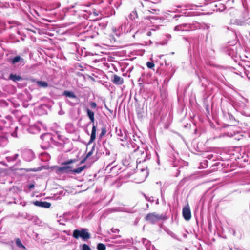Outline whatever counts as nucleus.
<instances>
[{
    "mask_svg": "<svg viewBox=\"0 0 250 250\" xmlns=\"http://www.w3.org/2000/svg\"><path fill=\"white\" fill-rule=\"evenodd\" d=\"M199 27V24L197 22L193 23H181L175 26L174 30L175 31H187L194 30Z\"/></svg>",
    "mask_w": 250,
    "mask_h": 250,
    "instance_id": "1",
    "label": "nucleus"
},
{
    "mask_svg": "<svg viewBox=\"0 0 250 250\" xmlns=\"http://www.w3.org/2000/svg\"><path fill=\"white\" fill-rule=\"evenodd\" d=\"M85 110L86 111L87 116L90 120L91 123H92L93 126L92 128V131L90 136V139L89 141V144L92 143L96 138V127L94 125L95 118H94V113L92 111L90 110L89 108H86Z\"/></svg>",
    "mask_w": 250,
    "mask_h": 250,
    "instance_id": "2",
    "label": "nucleus"
},
{
    "mask_svg": "<svg viewBox=\"0 0 250 250\" xmlns=\"http://www.w3.org/2000/svg\"><path fill=\"white\" fill-rule=\"evenodd\" d=\"M73 237L76 239L81 238L83 240L90 238V235L87 229L83 228L81 229H75L73 232Z\"/></svg>",
    "mask_w": 250,
    "mask_h": 250,
    "instance_id": "3",
    "label": "nucleus"
},
{
    "mask_svg": "<svg viewBox=\"0 0 250 250\" xmlns=\"http://www.w3.org/2000/svg\"><path fill=\"white\" fill-rule=\"evenodd\" d=\"M135 152L137 153V155L138 157L136 162L137 164V167L138 168L139 167V164L142 163L146 161V159H149L150 158V156L148 155L147 152L144 150H135Z\"/></svg>",
    "mask_w": 250,
    "mask_h": 250,
    "instance_id": "4",
    "label": "nucleus"
},
{
    "mask_svg": "<svg viewBox=\"0 0 250 250\" xmlns=\"http://www.w3.org/2000/svg\"><path fill=\"white\" fill-rule=\"evenodd\" d=\"M20 151L21 157L26 161L30 162L35 157L34 152L30 149H22Z\"/></svg>",
    "mask_w": 250,
    "mask_h": 250,
    "instance_id": "5",
    "label": "nucleus"
},
{
    "mask_svg": "<svg viewBox=\"0 0 250 250\" xmlns=\"http://www.w3.org/2000/svg\"><path fill=\"white\" fill-rule=\"evenodd\" d=\"M153 1H145L144 3H142V5L143 7H145L146 8V10L148 11L150 13H153V11L156 12L158 11L156 9L152 8L151 7V5L153 4V3H159L161 1V0H152Z\"/></svg>",
    "mask_w": 250,
    "mask_h": 250,
    "instance_id": "6",
    "label": "nucleus"
},
{
    "mask_svg": "<svg viewBox=\"0 0 250 250\" xmlns=\"http://www.w3.org/2000/svg\"><path fill=\"white\" fill-rule=\"evenodd\" d=\"M162 218V215L157 214L155 213H149L146 217V220L150 222L152 224L156 223Z\"/></svg>",
    "mask_w": 250,
    "mask_h": 250,
    "instance_id": "7",
    "label": "nucleus"
},
{
    "mask_svg": "<svg viewBox=\"0 0 250 250\" xmlns=\"http://www.w3.org/2000/svg\"><path fill=\"white\" fill-rule=\"evenodd\" d=\"M182 215L183 218L186 221H189L191 217V213L189 206L187 205L183 208L182 209Z\"/></svg>",
    "mask_w": 250,
    "mask_h": 250,
    "instance_id": "8",
    "label": "nucleus"
},
{
    "mask_svg": "<svg viewBox=\"0 0 250 250\" xmlns=\"http://www.w3.org/2000/svg\"><path fill=\"white\" fill-rule=\"evenodd\" d=\"M112 30L115 33L116 36H119L121 34H122L123 33L130 32L131 31V29L129 30V29H127L126 25L125 23V24L121 25L119 27L117 31L115 28H113Z\"/></svg>",
    "mask_w": 250,
    "mask_h": 250,
    "instance_id": "9",
    "label": "nucleus"
},
{
    "mask_svg": "<svg viewBox=\"0 0 250 250\" xmlns=\"http://www.w3.org/2000/svg\"><path fill=\"white\" fill-rule=\"evenodd\" d=\"M137 175L141 177L140 179L138 180L137 182L142 183L146 180L148 175V172L145 168H142L140 171L138 173Z\"/></svg>",
    "mask_w": 250,
    "mask_h": 250,
    "instance_id": "10",
    "label": "nucleus"
},
{
    "mask_svg": "<svg viewBox=\"0 0 250 250\" xmlns=\"http://www.w3.org/2000/svg\"><path fill=\"white\" fill-rule=\"evenodd\" d=\"M116 132L121 141H124L127 140V134L125 131H122L121 129H118L117 128H116Z\"/></svg>",
    "mask_w": 250,
    "mask_h": 250,
    "instance_id": "11",
    "label": "nucleus"
},
{
    "mask_svg": "<svg viewBox=\"0 0 250 250\" xmlns=\"http://www.w3.org/2000/svg\"><path fill=\"white\" fill-rule=\"evenodd\" d=\"M34 204L36 206L45 208H48L51 206V204L46 201H36Z\"/></svg>",
    "mask_w": 250,
    "mask_h": 250,
    "instance_id": "12",
    "label": "nucleus"
},
{
    "mask_svg": "<svg viewBox=\"0 0 250 250\" xmlns=\"http://www.w3.org/2000/svg\"><path fill=\"white\" fill-rule=\"evenodd\" d=\"M29 122L30 119L27 115H23L19 119V122L20 124L23 126L28 125L29 123Z\"/></svg>",
    "mask_w": 250,
    "mask_h": 250,
    "instance_id": "13",
    "label": "nucleus"
},
{
    "mask_svg": "<svg viewBox=\"0 0 250 250\" xmlns=\"http://www.w3.org/2000/svg\"><path fill=\"white\" fill-rule=\"evenodd\" d=\"M112 82L115 84L121 85L123 83L124 80L117 75H114L112 78Z\"/></svg>",
    "mask_w": 250,
    "mask_h": 250,
    "instance_id": "14",
    "label": "nucleus"
},
{
    "mask_svg": "<svg viewBox=\"0 0 250 250\" xmlns=\"http://www.w3.org/2000/svg\"><path fill=\"white\" fill-rule=\"evenodd\" d=\"M71 169V167L70 166H64L62 167H60L58 168V171L62 172H66L69 173V172H72V170Z\"/></svg>",
    "mask_w": 250,
    "mask_h": 250,
    "instance_id": "15",
    "label": "nucleus"
},
{
    "mask_svg": "<svg viewBox=\"0 0 250 250\" xmlns=\"http://www.w3.org/2000/svg\"><path fill=\"white\" fill-rule=\"evenodd\" d=\"M63 95L66 97H70L71 98H73V99L76 98V96L75 93L72 91H64L63 92Z\"/></svg>",
    "mask_w": 250,
    "mask_h": 250,
    "instance_id": "16",
    "label": "nucleus"
},
{
    "mask_svg": "<svg viewBox=\"0 0 250 250\" xmlns=\"http://www.w3.org/2000/svg\"><path fill=\"white\" fill-rule=\"evenodd\" d=\"M25 63V59L20 56H17V65H23Z\"/></svg>",
    "mask_w": 250,
    "mask_h": 250,
    "instance_id": "17",
    "label": "nucleus"
},
{
    "mask_svg": "<svg viewBox=\"0 0 250 250\" xmlns=\"http://www.w3.org/2000/svg\"><path fill=\"white\" fill-rule=\"evenodd\" d=\"M40 129L39 127L36 126H31L29 128V132L33 134L37 133L40 132Z\"/></svg>",
    "mask_w": 250,
    "mask_h": 250,
    "instance_id": "18",
    "label": "nucleus"
},
{
    "mask_svg": "<svg viewBox=\"0 0 250 250\" xmlns=\"http://www.w3.org/2000/svg\"><path fill=\"white\" fill-rule=\"evenodd\" d=\"M37 83L40 87L46 88L48 86V83L45 81H38Z\"/></svg>",
    "mask_w": 250,
    "mask_h": 250,
    "instance_id": "19",
    "label": "nucleus"
},
{
    "mask_svg": "<svg viewBox=\"0 0 250 250\" xmlns=\"http://www.w3.org/2000/svg\"><path fill=\"white\" fill-rule=\"evenodd\" d=\"M85 166H83L82 167H79L77 168L72 170V173H73V174L80 173L82 171H83L85 169Z\"/></svg>",
    "mask_w": 250,
    "mask_h": 250,
    "instance_id": "20",
    "label": "nucleus"
},
{
    "mask_svg": "<svg viewBox=\"0 0 250 250\" xmlns=\"http://www.w3.org/2000/svg\"><path fill=\"white\" fill-rule=\"evenodd\" d=\"M17 247L19 248V250H27L19 238H17Z\"/></svg>",
    "mask_w": 250,
    "mask_h": 250,
    "instance_id": "21",
    "label": "nucleus"
},
{
    "mask_svg": "<svg viewBox=\"0 0 250 250\" xmlns=\"http://www.w3.org/2000/svg\"><path fill=\"white\" fill-rule=\"evenodd\" d=\"M113 0H97L96 2L97 4L103 3L111 4Z\"/></svg>",
    "mask_w": 250,
    "mask_h": 250,
    "instance_id": "22",
    "label": "nucleus"
},
{
    "mask_svg": "<svg viewBox=\"0 0 250 250\" xmlns=\"http://www.w3.org/2000/svg\"><path fill=\"white\" fill-rule=\"evenodd\" d=\"M35 171L36 170H35L34 169H25V168L18 169V168H17V174L21 175V174L20 173V171H23V173L27 171Z\"/></svg>",
    "mask_w": 250,
    "mask_h": 250,
    "instance_id": "23",
    "label": "nucleus"
},
{
    "mask_svg": "<svg viewBox=\"0 0 250 250\" xmlns=\"http://www.w3.org/2000/svg\"><path fill=\"white\" fill-rule=\"evenodd\" d=\"M129 18L133 20H135L136 18H138V14L136 11H133L129 15Z\"/></svg>",
    "mask_w": 250,
    "mask_h": 250,
    "instance_id": "24",
    "label": "nucleus"
},
{
    "mask_svg": "<svg viewBox=\"0 0 250 250\" xmlns=\"http://www.w3.org/2000/svg\"><path fill=\"white\" fill-rule=\"evenodd\" d=\"M241 104H240V106L242 108H244L246 106V104L248 103V100L244 98H242V101H241Z\"/></svg>",
    "mask_w": 250,
    "mask_h": 250,
    "instance_id": "25",
    "label": "nucleus"
},
{
    "mask_svg": "<svg viewBox=\"0 0 250 250\" xmlns=\"http://www.w3.org/2000/svg\"><path fill=\"white\" fill-rule=\"evenodd\" d=\"M98 250H105V246L102 243H99L97 247Z\"/></svg>",
    "mask_w": 250,
    "mask_h": 250,
    "instance_id": "26",
    "label": "nucleus"
},
{
    "mask_svg": "<svg viewBox=\"0 0 250 250\" xmlns=\"http://www.w3.org/2000/svg\"><path fill=\"white\" fill-rule=\"evenodd\" d=\"M144 32L143 30H138L135 33V34L133 35V37H135L136 36L137 37L139 38L140 37V34H143Z\"/></svg>",
    "mask_w": 250,
    "mask_h": 250,
    "instance_id": "27",
    "label": "nucleus"
},
{
    "mask_svg": "<svg viewBox=\"0 0 250 250\" xmlns=\"http://www.w3.org/2000/svg\"><path fill=\"white\" fill-rule=\"evenodd\" d=\"M106 133V129L105 127H103L101 129V132L100 134V137H102L103 136H104Z\"/></svg>",
    "mask_w": 250,
    "mask_h": 250,
    "instance_id": "28",
    "label": "nucleus"
},
{
    "mask_svg": "<svg viewBox=\"0 0 250 250\" xmlns=\"http://www.w3.org/2000/svg\"><path fill=\"white\" fill-rule=\"evenodd\" d=\"M146 66L148 68L152 69L154 67V64L152 62H146Z\"/></svg>",
    "mask_w": 250,
    "mask_h": 250,
    "instance_id": "29",
    "label": "nucleus"
},
{
    "mask_svg": "<svg viewBox=\"0 0 250 250\" xmlns=\"http://www.w3.org/2000/svg\"><path fill=\"white\" fill-rule=\"evenodd\" d=\"M82 250H91L90 248L87 244H84L82 245Z\"/></svg>",
    "mask_w": 250,
    "mask_h": 250,
    "instance_id": "30",
    "label": "nucleus"
},
{
    "mask_svg": "<svg viewBox=\"0 0 250 250\" xmlns=\"http://www.w3.org/2000/svg\"><path fill=\"white\" fill-rule=\"evenodd\" d=\"M5 121L3 120H0V130H2L3 128Z\"/></svg>",
    "mask_w": 250,
    "mask_h": 250,
    "instance_id": "31",
    "label": "nucleus"
},
{
    "mask_svg": "<svg viewBox=\"0 0 250 250\" xmlns=\"http://www.w3.org/2000/svg\"><path fill=\"white\" fill-rule=\"evenodd\" d=\"M90 106L91 108L95 109L97 107V104L96 103L92 102L90 103Z\"/></svg>",
    "mask_w": 250,
    "mask_h": 250,
    "instance_id": "32",
    "label": "nucleus"
},
{
    "mask_svg": "<svg viewBox=\"0 0 250 250\" xmlns=\"http://www.w3.org/2000/svg\"><path fill=\"white\" fill-rule=\"evenodd\" d=\"M9 79L12 80L14 82H16V74H10L9 76Z\"/></svg>",
    "mask_w": 250,
    "mask_h": 250,
    "instance_id": "33",
    "label": "nucleus"
},
{
    "mask_svg": "<svg viewBox=\"0 0 250 250\" xmlns=\"http://www.w3.org/2000/svg\"><path fill=\"white\" fill-rule=\"evenodd\" d=\"M94 148H95V146H94L92 147V149L87 154L86 158H87L88 157L90 156L93 154V150L94 149Z\"/></svg>",
    "mask_w": 250,
    "mask_h": 250,
    "instance_id": "34",
    "label": "nucleus"
},
{
    "mask_svg": "<svg viewBox=\"0 0 250 250\" xmlns=\"http://www.w3.org/2000/svg\"><path fill=\"white\" fill-rule=\"evenodd\" d=\"M75 162V160H70L63 163L64 165H69Z\"/></svg>",
    "mask_w": 250,
    "mask_h": 250,
    "instance_id": "35",
    "label": "nucleus"
},
{
    "mask_svg": "<svg viewBox=\"0 0 250 250\" xmlns=\"http://www.w3.org/2000/svg\"><path fill=\"white\" fill-rule=\"evenodd\" d=\"M41 137H42V139H43V138H45V139H51V136L49 134H45V135H44L43 136H42Z\"/></svg>",
    "mask_w": 250,
    "mask_h": 250,
    "instance_id": "36",
    "label": "nucleus"
},
{
    "mask_svg": "<svg viewBox=\"0 0 250 250\" xmlns=\"http://www.w3.org/2000/svg\"><path fill=\"white\" fill-rule=\"evenodd\" d=\"M234 24H236L237 25H241L243 23V21H235L234 22Z\"/></svg>",
    "mask_w": 250,
    "mask_h": 250,
    "instance_id": "37",
    "label": "nucleus"
},
{
    "mask_svg": "<svg viewBox=\"0 0 250 250\" xmlns=\"http://www.w3.org/2000/svg\"><path fill=\"white\" fill-rule=\"evenodd\" d=\"M160 63L161 65H163L164 63H165V65H166V66H167L168 65V64H167V62L165 60H164V62H160Z\"/></svg>",
    "mask_w": 250,
    "mask_h": 250,
    "instance_id": "38",
    "label": "nucleus"
},
{
    "mask_svg": "<svg viewBox=\"0 0 250 250\" xmlns=\"http://www.w3.org/2000/svg\"><path fill=\"white\" fill-rule=\"evenodd\" d=\"M234 0H228L227 1V4L228 5H230L231 4V3H233L234 2Z\"/></svg>",
    "mask_w": 250,
    "mask_h": 250,
    "instance_id": "39",
    "label": "nucleus"
},
{
    "mask_svg": "<svg viewBox=\"0 0 250 250\" xmlns=\"http://www.w3.org/2000/svg\"><path fill=\"white\" fill-rule=\"evenodd\" d=\"M28 188L29 189H32V188H34V184H30L28 186Z\"/></svg>",
    "mask_w": 250,
    "mask_h": 250,
    "instance_id": "40",
    "label": "nucleus"
},
{
    "mask_svg": "<svg viewBox=\"0 0 250 250\" xmlns=\"http://www.w3.org/2000/svg\"><path fill=\"white\" fill-rule=\"evenodd\" d=\"M182 17V16L181 15H175L173 17V18L174 19H175V20L177 21V18H181Z\"/></svg>",
    "mask_w": 250,
    "mask_h": 250,
    "instance_id": "41",
    "label": "nucleus"
},
{
    "mask_svg": "<svg viewBox=\"0 0 250 250\" xmlns=\"http://www.w3.org/2000/svg\"><path fill=\"white\" fill-rule=\"evenodd\" d=\"M146 35L147 36H150L151 35V31H148L146 33Z\"/></svg>",
    "mask_w": 250,
    "mask_h": 250,
    "instance_id": "42",
    "label": "nucleus"
},
{
    "mask_svg": "<svg viewBox=\"0 0 250 250\" xmlns=\"http://www.w3.org/2000/svg\"><path fill=\"white\" fill-rule=\"evenodd\" d=\"M12 63H16V57H14V58L12 59Z\"/></svg>",
    "mask_w": 250,
    "mask_h": 250,
    "instance_id": "43",
    "label": "nucleus"
},
{
    "mask_svg": "<svg viewBox=\"0 0 250 250\" xmlns=\"http://www.w3.org/2000/svg\"><path fill=\"white\" fill-rule=\"evenodd\" d=\"M16 78L17 81H20L21 79V78L19 76H17Z\"/></svg>",
    "mask_w": 250,
    "mask_h": 250,
    "instance_id": "44",
    "label": "nucleus"
},
{
    "mask_svg": "<svg viewBox=\"0 0 250 250\" xmlns=\"http://www.w3.org/2000/svg\"><path fill=\"white\" fill-rule=\"evenodd\" d=\"M232 231L233 235L234 236H235V230L232 229Z\"/></svg>",
    "mask_w": 250,
    "mask_h": 250,
    "instance_id": "45",
    "label": "nucleus"
},
{
    "mask_svg": "<svg viewBox=\"0 0 250 250\" xmlns=\"http://www.w3.org/2000/svg\"><path fill=\"white\" fill-rule=\"evenodd\" d=\"M163 56H164L163 55H159L158 57H159V59H161Z\"/></svg>",
    "mask_w": 250,
    "mask_h": 250,
    "instance_id": "46",
    "label": "nucleus"
},
{
    "mask_svg": "<svg viewBox=\"0 0 250 250\" xmlns=\"http://www.w3.org/2000/svg\"><path fill=\"white\" fill-rule=\"evenodd\" d=\"M31 80H32V82L35 81V80H34V79H31Z\"/></svg>",
    "mask_w": 250,
    "mask_h": 250,
    "instance_id": "47",
    "label": "nucleus"
},
{
    "mask_svg": "<svg viewBox=\"0 0 250 250\" xmlns=\"http://www.w3.org/2000/svg\"><path fill=\"white\" fill-rule=\"evenodd\" d=\"M249 78H250V75L249 74L248 76Z\"/></svg>",
    "mask_w": 250,
    "mask_h": 250,
    "instance_id": "48",
    "label": "nucleus"
},
{
    "mask_svg": "<svg viewBox=\"0 0 250 250\" xmlns=\"http://www.w3.org/2000/svg\"><path fill=\"white\" fill-rule=\"evenodd\" d=\"M159 60H156V62H158Z\"/></svg>",
    "mask_w": 250,
    "mask_h": 250,
    "instance_id": "49",
    "label": "nucleus"
},
{
    "mask_svg": "<svg viewBox=\"0 0 250 250\" xmlns=\"http://www.w3.org/2000/svg\"><path fill=\"white\" fill-rule=\"evenodd\" d=\"M61 113H62V112H60L59 113V114H61Z\"/></svg>",
    "mask_w": 250,
    "mask_h": 250,
    "instance_id": "50",
    "label": "nucleus"
},
{
    "mask_svg": "<svg viewBox=\"0 0 250 250\" xmlns=\"http://www.w3.org/2000/svg\"><path fill=\"white\" fill-rule=\"evenodd\" d=\"M61 113H62V112H60L59 113V114H61Z\"/></svg>",
    "mask_w": 250,
    "mask_h": 250,
    "instance_id": "51",
    "label": "nucleus"
},
{
    "mask_svg": "<svg viewBox=\"0 0 250 250\" xmlns=\"http://www.w3.org/2000/svg\"><path fill=\"white\" fill-rule=\"evenodd\" d=\"M233 134L231 133V136H233Z\"/></svg>",
    "mask_w": 250,
    "mask_h": 250,
    "instance_id": "52",
    "label": "nucleus"
}]
</instances>
